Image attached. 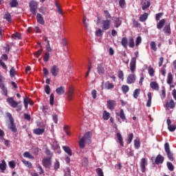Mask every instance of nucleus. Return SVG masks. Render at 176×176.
Segmentation results:
<instances>
[{
    "label": "nucleus",
    "instance_id": "obj_1",
    "mask_svg": "<svg viewBox=\"0 0 176 176\" xmlns=\"http://www.w3.org/2000/svg\"><path fill=\"white\" fill-rule=\"evenodd\" d=\"M90 137H91V133L87 132L85 134V135L80 139L78 145L79 148L81 149H83L85 148V144H91V140H90Z\"/></svg>",
    "mask_w": 176,
    "mask_h": 176
},
{
    "label": "nucleus",
    "instance_id": "obj_2",
    "mask_svg": "<svg viewBox=\"0 0 176 176\" xmlns=\"http://www.w3.org/2000/svg\"><path fill=\"white\" fill-rule=\"evenodd\" d=\"M6 101L10 107H12V108H16V111H21V104H19V102L15 101L13 97L8 98Z\"/></svg>",
    "mask_w": 176,
    "mask_h": 176
},
{
    "label": "nucleus",
    "instance_id": "obj_3",
    "mask_svg": "<svg viewBox=\"0 0 176 176\" xmlns=\"http://www.w3.org/2000/svg\"><path fill=\"white\" fill-rule=\"evenodd\" d=\"M134 54L135 58H132L130 62V69L132 74H134V72H135V68L137 67V58H138L140 56L138 52H135Z\"/></svg>",
    "mask_w": 176,
    "mask_h": 176
},
{
    "label": "nucleus",
    "instance_id": "obj_4",
    "mask_svg": "<svg viewBox=\"0 0 176 176\" xmlns=\"http://www.w3.org/2000/svg\"><path fill=\"white\" fill-rule=\"evenodd\" d=\"M164 151L169 160H170V162H173L174 155L173 154V153H171V150H170V144L168 142L165 143L164 144Z\"/></svg>",
    "mask_w": 176,
    "mask_h": 176
},
{
    "label": "nucleus",
    "instance_id": "obj_5",
    "mask_svg": "<svg viewBox=\"0 0 176 176\" xmlns=\"http://www.w3.org/2000/svg\"><path fill=\"white\" fill-rule=\"evenodd\" d=\"M29 6L32 14H36V9H38V3L36 1H32L29 3Z\"/></svg>",
    "mask_w": 176,
    "mask_h": 176
},
{
    "label": "nucleus",
    "instance_id": "obj_6",
    "mask_svg": "<svg viewBox=\"0 0 176 176\" xmlns=\"http://www.w3.org/2000/svg\"><path fill=\"white\" fill-rule=\"evenodd\" d=\"M42 164L46 168H50V166H52V157L43 158Z\"/></svg>",
    "mask_w": 176,
    "mask_h": 176
},
{
    "label": "nucleus",
    "instance_id": "obj_7",
    "mask_svg": "<svg viewBox=\"0 0 176 176\" xmlns=\"http://www.w3.org/2000/svg\"><path fill=\"white\" fill-rule=\"evenodd\" d=\"M102 28L104 31H107L111 28V20L106 19L102 21Z\"/></svg>",
    "mask_w": 176,
    "mask_h": 176
},
{
    "label": "nucleus",
    "instance_id": "obj_8",
    "mask_svg": "<svg viewBox=\"0 0 176 176\" xmlns=\"http://www.w3.org/2000/svg\"><path fill=\"white\" fill-rule=\"evenodd\" d=\"M135 80H137V77L135 76V74L134 73H132V74H129L126 78V83L128 85H131L132 83H135Z\"/></svg>",
    "mask_w": 176,
    "mask_h": 176
},
{
    "label": "nucleus",
    "instance_id": "obj_9",
    "mask_svg": "<svg viewBox=\"0 0 176 176\" xmlns=\"http://www.w3.org/2000/svg\"><path fill=\"white\" fill-rule=\"evenodd\" d=\"M164 107L166 111H168V109H174V108H175V102H174V100L171 99L169 102L167 101Z\"/></svg>",
    "mask_w": 176,
    "mask_h": 176
},
{
    "label": "nucleus",
    "instance_id": "obj_10",
    "mask_svg": "<svg viewBox=\"0 0 176 176\" xmlns=\"http://www.w3.org/2000/svg\"><path fill=\"white\" fill-rule=\"evenodd\" d=\"M74 87L71 86L69 87L67 91V100L68 101H72L74 99Z\"/></svg>",
    "mask_w": 176,
    "mask_h": 176
},
{
    "label": "nucleus",
    "instance_id": "obj_11",
    "mask_svg": "<svg viewBox=\"0 0 176 176\" xmlns=\"http://www.w3.org/2000/svg\"><path fill=\"white\" fill-rule=\"evenodd\" d=\"M52 149L54 151L55 153H58V155H60V153H61V150L60 149V146L58 145V144H57V142L54 141L52 144Z\"/></svg>",
    "mask_w": 176,
    "mask_h": 176
},
{
    "label": "nucleus",
    "instance_id": "obj_12",
    "mask_svg": "<svg viewBox=\"0 0 176 176\" xmlns=\"http://www.w3.org/2000/svg\"><path fill=\"white\" fill-rule=\"evenodd\" d=\"M146 166H148V162L146 161V159L142 158L140 162L142 173H145Z\"/></svg>",
    "mask_w": 176,
    "mask_h": 176
},
{
    "label": "nucleus",
    "instance_id": "obj_13",
    "mask_svg": "<svg viewBox=\"0 0 176 176\" xmlns=\"http://www.w3.org/2000/svg\"><path fill=\"white\" fill-rule=\"evenodd\" d=\"M166 123L168 125V129L169 130V131H175L176 130V125L175 124H171V120H170V118H168L166 120Z\"/></svg>",
    "mask_w": 176,
    "mask_h": 176
},
{
    "label": "nucleus",
    "instance_id": "obj_14",
    "mask_svg": "<svg viewBox=\"0 0 176 176\" xmlns=\"http://www.w3.org/2000/svg\"><path fill=\"white\" fill-rule=\"evenodd\" d=\"M116 135L120 146H124V142H123V137L122 136V134H120L119 132H117Z\"/></svg>",
    "mask_w": 176,
    "mask_h": 176
},
{
    "label": "nucleus",
    "instance_id": "obj_15",
    "mask_svg": "<svg viewBox=\"0 0 176 176\" xmlns=\"http://www.w3.org/2000/svg\"><path fill=\"white\" fill-rule=\"evenodd\" d=\"M163 162H164V157L162 156L160 154L157 155L155 160V164H163Z\"/></svg>",
    "mask_w": 176,
    "mask_h": 176
},
{
    "label": "nucleus",
    "instance_id": "obj_16",
    "mask_svg": "<svg viewBox=\"0 0 176 176\" xmlns=\"http://www.w3.org/2000/svg\"><path fill=\"white\" fill-rule=\"evenodd\" d=\"M50 72L52 76H57L58 75V67L57 65L52 66Z\"/></svg>",
    "mask_w": 176,
    "mask_h": 176
},
{
    "label": "nucleus",
    "instance_id": "obj_17",
    "mask_svg": "<svg viewBox=\"0 0 176 176\" xmlns=\"http://www.w3.org/2000/svg\"><path fill=\"white\" fill-rule=\"evenodd\" d=\"M34 134H36V135H42L45 133L44 128H37L33 130Z\"/></svg>",
    "mask_w": 176,
    "mask_h": 176
},
{
    "label": "nucleus",
    "instance_id": "obj_18",
    "mask_svg": "<svg viewBox=\"0 0 176 176\" xmlns=\"http://www.w3.org/2000/svg\"><path fill=\"white\" fill-rule=\"evenodd\" d=\"M116 105V102L115 100H108L107 101V108H109V109H114Z\"/></svg>",
    "mask_w": 176,
    "mask_h": 176
},
{
    "label": "nucleus",
    "instance_id": "obj_19",
    "mask_svg": "<svg viewBox=\"0 0 176 176\" xmlns=\"http://www.w3.org/2000/svg\"><path fill=\"white\" fill-rule=\"evenodd\" d=\"M97 71L99 75H104V74H105V69H104L102 64L98 65Z\"/></svg>",
    "mask_w": 176,
    "mask_h": 176
},
{
    "label": "nucleus",
    "instance_id": "obj_20",
    "mask_svg": "<svg viewBox=\"0 0 176 176\" xmlns=\"http://www.w3.org/2000/svg\"><path fill=\"white\" fill-rule=\"evenodd\" d=\"M0 89H1V93L3 96H6V97H8V88L5 87L4 83L0 85Z\"/></svg>",
    "mask_w": 176,
    "mask_h": 176
},
{
    "label": "nucleus",
    "instance_id": "obj_21",
    "mask_svg": "<svg viewBox=\"0 0 176 176\" xmlns=\"http://www.w3.org/2000/svg\"><path fill=\"white\" fill-rule=\"evenodd\" d=\"M147 97H148V100L146 102V107L148 108H151V107L152 105V94L151 92H148L147 94Z\"/></svg>",
    "mask_w": 176,
    "mask_h": 176
},
{
    "label": "nucleus",
    "instance_id": "obj_22",
    "mask_svg": "<svg viewBox=\"0 0 176 176\" xmlns=\"http://www.w3.org/2000/svg\"><path fill=\"white\" fill-rule=\"evenodd\" d=\"M36 20H37V22L39 23V24H41L42 25L45 24V20H43V16H42V14H37Z\"/></svg>",
    "mask_w": 176,
    "mask_h": 176
},
{
    "label": "nucleus",
    "instance_id": "obj_23",
    "mask_svg": "<svg viewBox=\"0 0 176 176\" xmlns=\"http://www.w3.org/2000/svg\"><path fill=\"white\" fill-rule=\"evenodd\" d=\"M174 80V77L173 76V74L171 72L168 74L166 82L168 85H171L173 83V81Z\"/></svg>",
    "mask_w": 176,
    "mask_h": 176
},
{
    "label": "nucleus",
    "instance_id": "obj_24",
    "mask_svg": "<svg viewBox=\"0 0 176 176\" xmlns=\"http://www.w3.org/2000/svg\"><path fill=\"white\" fill-rule=\"evenodd\" d=\"M8 129L13 131V133H16L17 131V128H16V125H14V122H10V124H8Z\"/></svg>",
    "mask_w": 176,
    "mask_h": 176
},
{
    "label": "nucleus",
    "instance_id": "obj_25",
    "mask_svg": "<svg viewBox=\"0 0 176 176\" xmlns=\"http://www.w3.org/2000/svg\"><path fill=\"white\" fill-rule=\"evenodd\" d=\"M150 87L153 90H155L157 91L159 90V84L156 82V81H153L150 83Z\"/></svg>",
    "mask_w": 176,
    "mask_h": 176
},
{
    "label": "nucleus",
    "instance_id": "obj_26",
    "mask_svg": "<svg viewBox=\"0 0 176 176\" xmlns=\"http://www.w3.org/2000/svg\"><path fill=\"white\" fill-rule=\"evenodd\" d=\"M56 92L59 96H61L62 94H64V93H65V88L64 87H60L56 89Z\"/></svg>",
    "mask_w": 176,
    "mask_h": 176
},
{
    "label": "nucleus",
    "instance_id": "obj_27",
    "mask_svg": "<svg viewBox=\"0 0 176 176\" xmlns=\"http://www.w3.org/2000/svg\"><path fill=\"white\" fill-rule=\"evenodd\" d=\"M164 24H166V19H162L157 24V28L158 30H162V28H163V27L164 26Z\"/></svg>",
    "mask_w": 176,
    "mask_h": 176
},
{
    "label": "nucleus",
    "instance_id": "obj_28",
    "mask_svg": "<svg viewBox=\"0 0 176 176\" xmlns=\"http://www.w3.org/2000/svg\"><path fill=\"white\" fill-rule=\"evenodd\" d=\"M102 118L104 120H108L111 118V113L107 111H104L102 113Z\"/></svg>",
    "mask_w": 176,
    "mask_h": 176
},
{
    "label": "nucleus",
    "instance_id": "obj_29",
    "mask_svg": "<svg viewBox=\"0 0 176 176\" xmlns=\"http://www.w3.org/2000/svg\"><path fill=\"white\" fill-rule=\"evenodd\" d=\"M142 9L143 10H145V9H148V8L151 6V2L148 1H145L142 2Z\"/></svg>",
    "mask_w": 176,
    "mask_h": 176
},
{
    "label": "nucleus",
    "instance_id": "obj_30",
    "mask_svg": "<svg viewBox=\"0 0 176 176\" xmlns=\"http://www.w3.org/2000/svg\"><path fill=\"white\" fill-rule=\"evenodd\" d=\"M63 151H65V152L66 153H67V155H69V156H72V151L71 150V148L67 146H63Z\"/></svg>",
    "mask_w": 176,
    "mask_h": 176
},
{
    "label": "nucleus",
    "instance_id": "obj_31",
    "mask_svg": "<svg viewBox=\"0 0 176 176\" xmlns=\"http://www.w3.org/2000/svg\"><path fill=\"white\" fill-rule=\"evenodd\" d=\"M164 34H166V35H170L171 34V28H170V24L164 27Z\"/></svg>",
    "mask_w": 176,
    "mask_h": 176
},
{
    "label": "nucleus",
    "instance_id": "obj_32",
    "mask_svg": "<svg viewBox=\"0 0 176 176\" xmlns=\"http://www.w3.org/2000/svg\"><path fill=\"white\" fill-rule=\"evenodd\" d=\"M114 25H115L116 28H119V27H120V25H122V21H120V19H119V18H116L114 19Z\"/></svg>",
    "mask_w": 176,
    "mask_h": 176
},
{
    "label": "nucleus",
    "instance_id": "obj_33",
    "mask_svg": "<svg viewBox=\"0 0 176 176\" xmlns=\"http://www.w3.org/2000/svg\"><path fill=\"white\" fill-rule=\"evenodd\" d=\"M0 170H1L2 173L6 170V162H5V160H3L0 163Z\"/></svg>",
    "mask_w": 176,
    "mask_h": 176
},
{
    "label": "nucleus",
    "instance_id": "obj_34",
    "mask_svg": "<svg viewBox=\"0 0 176 176\" xmlns=\"http://www.w3.org/2000/svg\"><path fill=\"white\" fill-rule=\"evenodd\" d=\"M3 19L6 20L8 23H12V15L9 12L4 14Z\"/></svg>",
    "mask_w": 176,
    "mask_h": 176
},
{
    "label": "nucleus",
    "instance_id": "obj_35",
    "mask_svg": "<svg viewBox=\"0 0 176 176\" xmlns=\"http://www.w3.org/2000/svg\"><path fill=\"white\" fill-rule=\"evenodd\" d=\"M133 138H134V134H133V133L128 134V138L126 139V144H131L133 141Z\"/></svg>",
    "mask_w": 176,
    "mask_h": 176
},
{
    "label": "nucleus",
    "instance_id": "obj_36",
    "mask_svg": "<svg viewBox=\"0 0 176 176\" xmlns=\"http://www.w3.org/2000/svg\"><path fill=\"white\" fill-rule=\"evenodd\" d=\"M119 116L123 122L126 120V114H124V111L123 110V109H120Z\"/></svg>",
    "mask_w": 176,
    "mask_h": 176
},
{
    "label": "nucleus",
    "instance_id": "obj_37",
    "mask_svg": "<svg viewBox=\"0 0 176 176\" xmlns=\"http://www.w3.org/2000/svg\"><path fill=\"white\" fill-rule=\"evenodd\" d=\"M55 5L57 9V12L59 14H61L63 16L64 13L63 12V10H61V7H60V4H58V2L56 1Z\"/></svg>",
    "mask_w": 176,
    "mask_h": 176
},
{
    "label": "nucleus",
    "instance_id": "obj_38",
    "mask_svg": "<svg viewBox=\"0 0 176 176\" xmlns=\"http://www.w3.org/2000/svg\"><path fill=\"white\" fill-rule=\"evenodd\" d=\"M134 146L136 149H140L141 146V142H140V139H135L134 140Z\"/></svg>",
    "mask_w": 176,
    "mask_h": 176
},
{
    "label": "nucleus",
    "instance_id": "obj_39",
    "mask_svg": "<svg viewBox=\"0 0 176 176\" xmlns=\"http://www.w3.org/2000/svg\"><path fill=\"white\" fill-rule=\"evenodd\" d=\"M147 19H148V13L146 12L142 14L140 17V21H142V22L146 21Z\"/></svg>",
    "mask_w": 176,
    "mask_h": 176
},
{
    "label": "nucleus",
    "instance_id": "obj_40",
    "mask_svg": "<svg viewBox=\"0 0 176 176\" xmlns=\"http://www.w3.org/2000/svg\"><path fill=\"white\" fill-rule=\"evenodd\" d=\"M16 74H17V72H16V69H14V67H12L10 70V76L11 78H14Z\"/></svg>",
    "mask_w": 176,
    "mask_h": 176
},
{
    "label": "nucleus",
    "instance_id": "obj_41",
    "mask_svg": "<svg viewBox=\"0 0 176 176\" xmlns=\"http://www.w3.org/2000/svg\"><path fill=\"white\" fill-rule=\"evenodd\" d=\"M30 98H25L23 100V104L25 105V109H28V104H30Z\"/></svg>",
    "mask_w": 176,
    "mask_h": 176
},
{
    "label": "nucleus",
    "instance_id": "obj_42",
    "mask_svg": "<svg viewBox=\"0 0 176 176\" xmlns=\"http://www.w3.org/2000/svg\"><path fill=\"white\" fill-rule=\"evenodd\" d=\"M19 5V2L17 0H11L10 2V6L11 8H16L17 6Z\"/></svg>",
    "mask_w": 176,
    "mask_h": 176
},
{
    "label": "nucleus",
    "instance_id": "obj_43",
    "mask_svg": "<svg viewBox=\"0 0 176 176\" xmlns=\"http://www.w3.org/2000/svg\"><path fill=\"white\" fill-rule=\"evenodd\" d=\"M23 157L28 159H34V155H32V154H31L30 152H25L23 153Z\"/></svg>",
    "mask_w": 176,
    "mask_h": 176
},
{
    "label": "nucleus",
    "instance_id": "obj_44",
    "mask_svg": "<svg viewBox=\"0 0 176 176\" xmlns=\"http://www.w3.org/2000/svg\"><path fill=\"white\" fill-rule=\"evenodd\" d=\"M12 38L15 40L21 39V35L19 33H14L12 35Z\"/></svg>",
    "mask_w": 176,
    "mask_h": 176
},
{
    "label": "nucleus",
    "instance_id": "obj_45",
    "mask_svg": "<svg viewBox=\"0 0 176 176\" xmlns=\"http://www.w3.org/2000/svg\"><path fill=\"white\" fill-rule=\"evenodd\" d=\"M22 163H23L26 167H28V168H31L32 167V164L25 160H23Z\"/></svg>",
    "mask_w": 176,
    "mask_h": 176
},
{
    "label": "nucleus",
    "instance_id": "obj_46",
    "mask_svg": "<svg viewBox=\"0 0 176 176\" xmlns=\"http://www.w3.org/2000/svg\"><path fill=\"white\" fill-rule=\"evenodd\" d=\"M150 45L151 49L153 50V52H156V50H157V47H156V43H155V41H151Z\"/></svg>",
    "mask_w": 176,
    "mask_h": 176
},
{
    "label": "nucleus",
    "instance_id": "obj_47",
    "mask_svg": "<svg viewBox=\"0 0 176 176\" xmlns=\"http://www.w3.org/2000/svg\"><path fill=\"white\" fill-rule=\"evenodd\" d=\"M148 72L150 76L153 77L155 76V69L153 67H149L148 68Z\"/></svg>",
    "mask_w": 176,
    "mask_h": 176
},
{
    "label": "nucleus",
    "instance_id": "obj_48",
    "mask_svg": "<svg viewBox=\"0 0 176 176\" xmlns=\"http://www.w3.org/2000/svg\"><path fill=\"white\" fill-rule=\"evenodd\" d=\"M122 90L124 94H126V93H128L129 90H130V88L128 85H122Z\"/></svg>",
    "mask_w": 176,
    "mask_h": 176
},
{
    "label": "nucleus",
    "instance_id": "obj_49",
    "mask_svg": "<svg viewBox=\"0 0 176 176\" xmlns=\"http://www.w3.org/2000/svg\"><path fill=\"white\" fill-rule=\"evenodd\" d=\"M121 44L124 47H127V38L124 37L122 38Z\"/></svg>",
    "mask_w": 176,
    "mask_h": 176
},
{
    "label": "nucleus",
    "instance_id": "obj_50",
    "mask_svg": "<svg viewBox=\"0 0 176 176\" xmlns=\"http://www.w3.org/2000/svg\"><path fill=\"white\" fill-rule=\"evenodd\" d=\"M63 130L67 135H71V133L69 132V126L65 125L63 127Z\"/></svg>",
    "mask_w": 176,
    "mask_h": 176
},
{
    "label": "nucleus",
    "instance_id": "obj_51",
    "mask_svg": "<svg viewBox=\"0 0 176 176\" xmlns=\"http://www.w3.org/2000/svg\"><path fill=\"white\" fill-rule=\"evenodd\" d=\"M141 91V90L140 89H136L134 91H133V97L135 98H138V96H140V92Z\"/></svg>",
    "mask_w": 176,
    "mask_h": 176
},
{
    "label": "nucleus",
    "instance_id": "obj_52",
    "mask_svg": "<svg viewBox=\"0 0 176 176\" xmlns=\"http://www.w3.org/2000/svg\"><path fill=\"white\" fill-rule=\"evenodd\" d=\"M49 58H50V54H49V52H46L43 57V61L45 63H47V61H49Z\"/></svg>",
    "mask_w": 176,
    "mask_h": 176
},
{
    "label": "nucleus",
    "instance_id": "obj_53",
    "mask_svg": "<svg viewBox=\"0 0 176 176\" xmlns=\"http://www.w3.org/2000/svg\"><path fill=\"white\" fill-rule=\"evenodd\" d=\"M50 104L53 107L54 105V94H52L50 98Z\"/></svg>",
    "mask_w": 176,
    "mask_h": 176
},
{
    "label": "nucleus",
    "instance_id": "obj_54",
    "mask_svg": "<svg viewBox=\"0 0 176 176\" xmlns=\"http://www.w3.org/2000/svg\"><path fill=\"white\" fill-rule=\"evenodd\" d=\"M167 167L169 171H174V165L171 162H167Z\"/></svg>",
    "mask_w": 176,
    "mask_h": 176
},
{
    "label": "nucleus",
    "instance_id": "obj_55",
    "mask_svg": "<svg viewBox=\"0 0 176 176\" xmlns=\"http://www.w3.org/2000/svg\"><path fill=\"white\" fill-rule=\"evenodd\" d=\"M118 78L120 79H121V80H124V74L123 73V71L120 70L118 72Z\"/></svg>",
    "mask_w": 176,
    "mask_h": 176
},
{
    "label": "nucleus",
    "instance_id": "obj_56",
    "mask_svg": "<svg viewBox=\"0 0 176 176\" xmlns=\"http://www.w3.org/2000/svg\"><path fill=\"white\" fill-rule=\"evenodd\" d=\"M119 5H120V8H122V9L126 8V1L125 0H120Z\"/></svg>",
    "mask_w": 176,
    "mask_h": 176
},
{
    "label": "nucleus",
    "instance_id": "obj_57",
    "mask_svg": "<svg viewBox=\"0 0 176 176\" xmlns=\"http://www.w3.org/2000/svg\"><path fill=\"white\" fill-rule=\"evenodd\" d=\"M104 16L105 17V19H107V20H108V19H111V14H109V12L108 10H104Z\"/></svg>",
    "mask_w": 176,
    "mask_h": 176
},
{
    "label": "nucleus",
    "instance_id": "obj_58",
    "mask_svg": "<svg viewBox=\"0 0 176 176\" xmlns=\"http://www.w3.org/2000/svg\"><path fill=\"white\" fill-rule=\"evenodd\" d=\"M106 85H107V89L108 90H111V89H113V87H114L113 84L109 82V81H107V82H106Z\"/></svg>",
    "mask_w": 176,
    "mask_h": 176
},
{
    "label": "nucleus",
    "instance_id": "obj_59",
    "mask_svg": "<svg viewBox=\"0 0 176 176\" xmlns=\"http://www.w3.org/2000/svg\"><path fill=\"white\" fill-rule=\"evenodd\" d=\"M129 47H134V38L131 37L129 42Z\"/></svg>",
    "mask_w": 176,
    "mask_h": 176
},
{
    "label": "nucleus",
    "instance_id": "obj_60",
    "mask_svg": "<svg viewBox=\"0 0 176 176\" xmlns=\"http://www.w3.org/2000/svg\"><path fill=\"white\" fill-rule=\"evenodd\" d=\"M142 42V38H141V36H138L135 41L136 46L140 45V44Z\"/></svg>",
    "mask_w": 176,
    "mask_h": 176
},
{
    "label": "nucleus",
    "instance_id": "obj_61",
    "mask_svg": "<svg viewBox=\"0 0 176 176\" xmlns=\"http://www.w3.org/2000/svg\"><path fill=\"white\" fill-rule=\"evenodd\" d=\"M96 36H102V30L101 29H98L96 31Z\"/></svg>",
    "mask_w": 176,
    "mask_h": 176
},
{
    "label": "nucleus",
    "instance_id": "obj_62",
    "mask_svg": "<svg viewBox=\"0 0 176 176\" xmlns=\"http://www.w3.org/2000/svg\"><path fill=\"white\" fill-rule=\"evenodd\" d=\"M65 176H71V170L69 168H66L65 169Z\"/></svg>",
    "mask_w": 176,
    "mask_h": 176
},
{
    "label": "nucleus",
    "instance_id": "obj_63",
    "mask_svg": "<svg viewBox=\"0 0 176 176\" xmlns=\"http://www.w3.org/2000/svg\"><path fill=\"white\" fill-rule=\"evenodd\" d=\"M96 173L98 176H104V173H102V170L101 168H97Z\"/></svg>",
    "mask_w": 176,
    "mask_h": 176
},
{
    "label": "nucleus",
    "instance_id": "obj_64",
    "mask_svg": "<svg viewBox=\"0 0 176 176\" xmlns=\"http://www.w3.org/2000/svg\"><path fill=\"white\" fill-rule=\"evenodd\" d=\"M45 91L46 94H50V87L49 85L45 86Z\"/></svg>",
    "mask_w": 176,
    "mask_h": 176
}]
</instances>
